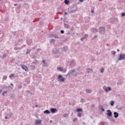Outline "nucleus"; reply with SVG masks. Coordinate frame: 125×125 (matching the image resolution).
Here are the masks:
<instances>
[{"label":"nucleus","instance_id":"obj_64","mask_svg":"<svg viewBox=\"0 0 125 125\" xmlns=\"http://www.w3.org/2000/svg\"><path fill=\"white\" fill-rule=\"evenodd\" d=\"M92 107H94V105H92Z\"/></svg>","mask_w":125,"mask_h":125},{"label":"nucleus","instance_id":"obj_39","mask_svg":"<svg viewBox=\"0 0 125 125\" xmlns=\"http://www.w3.org/2000/svg\"><path fill=\"white\" fill-rule=\"evenodd\" d=\"M8 20H9V19H8V17H6L5 18V20H4V21H8Z\"/></svg>","mask_w":125,"mask_h":125},{"label":"nucleus","instance_id":"obj_43","mask_svg":"<svg viewBox=\"0 0 125 125\" xmlns=\"http://www.w3.org/2000/svg\"><path fill=\"white\" fill-rule=\"evenodd\" d=\"M104 91H105V92H108V89H107L106 88H105L104 89Z\"/></svg>","mask_w":125,"mask_h":125},{"label":"nucleus","instance_id":"obj_5","mask_svg":"<svg viewBox=\"0 0 125 125\" xmlns=\"http://www.w3.org/2000/svg\"><path fill=\"white\" fill-rule=\"evenodd\" d=\"M106 112H107L106 115L108 116L107 117V119L109 120V119H110L109 117H112V116H113V113L111 112L110 110H107Z\"/></svg>","mask_w":125,"mask_h":125},{"label":"nucleus","instance_id":"obj_38","mask_svg":"<svg viewBox=\"0 0 125 125\" xmlns=\"http://www.w3.org/2000/svg\"><path fill=\"white\" fill-rule=\"evenodd\" d=\"M80 102H81V103H83V102H84V99H81Z\"/></svg>","mask_w":125,"mask_h":125},{"label":"nucleus","instance_id":"obj_32","mask_svg":"<svg viewBox=\"0 0 125 125\" xmlns=\"http://www.w3.org/2000/svg\"><path fill=\"white\" fill-rule=\"evenodd\" d=\"M14 76H15V74H11L10 75L9 78H12V77H14Z\"/></svg>","mask_w":125,"mask_h":125},{"label":"nucleus","instance_id":"obj_27","mask_svg":"<svg viewBox=\"0 0 125 125\" xmlns=\"http://www.w3.org/2000/svg\"><path fill=\"white\" fill-rule=\"evenodd\" d=\"M75 11H76V10H71L69 11V12H70V13H73L74 12H75Z\"/></svg>","mask_w":125,"mask_h":125},{"label":"nucleus","instance_id":"obj_1","mask_svg":"<svg viewBox=\"0 0 125 125\" xmlns=\"http://www.w3.org/2000/svg\"><path fill=\"white\" fill-rule=\"evenodd\" d=\"M70 76L77 77V73H76L75 70H69L68 73L65 75V77H70Z\"/></svg>","mask_w":125,"mask_h":125},{"label":"nucleus","instance_id":"obj_31","mask_svg":"<svg viewBox=\"0 0 125 125\" xmlns=\"http://www.w3.org/2000/svg\"><path fill=\"white\" fill-rule=\"evenodd\" d=\"M76 121H78V118H74L73 119V121H72V122H73V123H75V122H76Z\"/></svg>","mask_w":125,"mask_h":125},{"label":"nucleus","instance_id":"obj_34","mask_svg":"<svg viewBox=\"0 0 125 125\" xmlns=\"http://www.w3.org/2000/svg\"><path fill=\"white\" fill-rule=\"evenodd\" d=\"M111 53H112V54H113V55H116V51H112Z\"/></svg>","mask_w":125,"mask_h":125},{"label":"nucleus","instance_id":"obj_35","mask_svg":"<svg viewBox=\"0 0 125 125\" xmlns=\"http://www.w3.org/2000/svg\"><path fill=\"white\" fill-rule=\"evenodd\" d=\"M6 79H7V77L6 76H4V77H3V80L4 81H5V80H6Z\"/></svg>","mask_w":125,"mask_h":125},{"label":"nucleus","instance_id":"obj_12","mask_svg":"<svg viewBox=\"0 0 125 125\" xmlns=\"http://www.w3.org/2000/svg\"><path fill=\"white\" fill-rule=\"evenodd\" d=\"M64 28H66V29H68V28H70V26L68 24L64 23Z\"/></svg>","mask_w":125,"mask_h":125},{"label":"nucleus","instance_id":"obj_13","mask_svg":"<svg viewBox=\"0 0 125 125\" xmlns=\"http://www.w3.org/2000/svg\"><path fill=\"white\" fill-rule=\"evenodd\" d=\"M12 116H13V113H10L9 114H8L7 117L9 119H10V118H11V117H12Z\"/></svg>","mask_w":125,"mask_h":125},{"label":"nucleus","instance_id":"obj_42","mask_svg":"<svg viewBox=\"0 0 125 125\" xmlns=\"http://www.w3.org/2000/svg\"><path fill=\"white\" fill-rule=\"evenodd\" d=\"M88 37V35H87V34H85L84 35V37H83V38H84V39H85V38H87Z\"/></svg>","mask_w":125,"mask_h":125},{"label":"nucleus","instance_id":"obj_15","mask_svg":"<svg viewBox=\"0 0 125 125\" xmlns=\"http://www.w3.org/2000/svg\"><path fill=\"white\" fill-rule=\"evenodd\" d=\"M68 116H69L68 114L65 113L63 115L62 118H68Z\"/></svg>","mask_w":125,"mask_h":125},{"label":"nucleus","instance_id":"obj_33","mask_svg":"<svg viewBox=\"0 0 125 125\" xmlns=\"http://www.w3.org/2000/svg\"><path fill=\"white\" fill-rule=\"evenodd\" d=\"M104 68H101L100 70L101 73H104Z\"/></svg>","mask_w":125,"mask_h":125},{"label":"nucleus","instance_id":"obj_24","mask_svg":"<svg viewBox=\"0 0 125 125\" xmlns=\"http://www.w3.org/2000/svg\"><path fill=\"white\" fill-rule=\"evenodd\" d=\"M6 58V54H4L2 56V59H4L5 58Z\"/></svg>","mask_w":125,"mask_h":125},{"label":"nucleus","instance_id":"obj_21","mask_svg":"<svg viewBox=\"0 0 125 125\" xmlns=\"http://www.w3.org/2000/svg\"><path fill=\"white\" fill-rule=\"evenodd\" d=\"M114 104H115V102H114V101H111L110 102L111 106H114Z\"/></svg>","mask_w":125,"mask_h":125},{"label":"nucleus","instance_id":"obj_23","mask_svg":"<svg viewBox=\"0 0 125 125\" xmlns=\"http://www.w3.org/2000/svg\"><path fill=\"white\" fill-rule=\"evenodd\" d=\"M40 50H41L40 48L37 49L35 51V53H36V54H38V53L40 52Z\"/></svg>","mask_w":125,"mask_h":125},{"label":"nucleus","instance_id":"obj_48","mask_svg":"<svg viewBox=\"0 0 125 125\" xmlns=\"http://www.w3.org/2000/svg\"><path fill=\"white\" fill-rule=\"evenodd\" d=\"M26 43H27V44H28V45H30V44H31V42H28V41L26 42Z\"/></svg>","mask_w":125,"mask_h":125},{"label":"nucleus","instance_id":"obj_7","mask_svg":"<svg viewBox=\"0 0 125 125\" xmlns=\"http://www.w3.org/2000/svg\"><path fill=\"white\" fill-rule=\"evenodd\" d=\"M42 62L43 63L42 64V67H46L47 65H48V64H47V62H45V61L44 60H43Z\"/></svg>","mask_w":125,"mask_h":125},{"label":"nucleus","instance_id":"obj_17","mask_svg":"<svg viewBox=\"0 0 125 125\" xmlns=\"http://www.w3.org/2000/svg\"><path fill=\"white\" fill-rule=\"evenodd\" d=\"M42 123V120H37L36 122V124H41Z\"/></svg>","mask_w":125,"mask_h":125},{"label":"nucleus","instance_id":"obj_22","mask_svg":"<svg viewBox=\"0 0 125 125\" xmlns=\"http://www.w3.org/2000/svg\"><path fill=\"white\" fill-rule=\"evenodd\" d=\"M53 37L55 38V39H59V37L57 34H55Z\"/></svg>","mask_w":125,"mask_h":125},{"label":"nucleus","instance_id":"obj_9","mask_svg":"<svg viewBox=\"0 0 125 125\" xmlns=\"http://www.w3.org/2000/svg\"><path fill=\"white\" fill-rule=\"evenodd\" d=\"M50 111L53 114H54L57 111V109L52 108L50 109Z\"/></svg>","mask_w":125,"mask_h":125},{"label":"nucleus","instance_id":"obj_6","mask_svg":"<svg viewBox=\"0 0 125 125\" xmlns=\"http://www.w3.org/2000/svg\"><path fill=\"white\" fill-rule=\"evenodd\" d=\"M21 67L22 68V69H23V70H24V71H28V67H27V66L25 65H21Z\"/></svg>","mask_w":125,"mask_h":125},{"label":"nucleus","instance_id":"obj_59","mask_svg":"<svg viewBox=\"0 0 125 125\" xmlns=\"http://www.w3.org/2000/svg\"><path fill=\"white\" fill-rule=\"evenodd\" d=\"M73 62H74V61H72L71 62V64H72V63H73Z\"/></svg>","mask_w":125,"mask_h":125},{"label":"nucleus","instance_id":"obj_4","mask_svg":"<svg viewBox=\"0 0 125 125\" xmlns=\"http://www.w3.org/2000/svg\"><path fill=\"white\" fill-rule=\"evenodd\" d=\"M58 79L60 80V82L61 83H63V82H65V80H66V78L63 77L61 74L58 75Z\"/></svg>","mask_w":125,"mask_h":125},{"label":"nucleus","instance_id":"obj_51","mask_svg":"<svg viewBox=\"0 0 125 125\" xmlns=\"http://www.w3.org/2000/svg\"><path fill=\"white\" fill-rule=\"evenodd\" d=\"M32 58H33V59H36V58H37V57H36V56H33Z\"/></svg>","mask_w":125,"mask_h":125},{"label":"nucleus","instance_id":"obj_8","mask_svg":"<svg viewBox=\"0 0 125 125\" xmlns=\"http://www.w3.org/2000/svg\"><path fill=\"white\" fill-rule=\"evenodd\" d=\"M113 115L115 119H117V118H118L119 117V113L117 112H114L113 113Z\"/></svg>","mask_w":125,"mask_h":125},{"label":"nucleus","instance_id":"obj_49","mask_svg":"<svg viewBox=\"0 0 125 125\" xmlns=\"http://www.w3.org/2000/svg\"><path fill=\"white\" fill-rule=\"evenodd\" d=\"M107 89L109 91H110V90H111V87H108Z\"/></svg>","mask_w":125,"mask_h":125},{"label":"nucleus","instance_id":"obj_61","mask_svg":"<svg viewBox=\"0 0 125 125\" xmlns=\"http://www.w3.org/2000/svg\"><path fill=\"white\" fill-rule=\"evenodd\" d=\"M117 51H120V49H118L117 50Z\"/></svg>","mask_w":125,"mask_h":125},{"label":"nucleus","instance_id":"obj_25","mask_svg":"<svg viewBox=\"0 0 125 125\" xmlns=\"http://www.w3.org/2000/svg\"><path fill=\"white\" fill-rule=\"evenodd\" d=\"M77 116H78V117H79V118H81V117H82V113L79 112V113L77 114Z\"/></svg>","mask_w":125,"mask_h":125},{"label":"nucleus","instance_id":"obj_28","mask_svg":"<svg viewBox=\"0 0 125 125\" xmlns=\"http://www.w3.org/2000/svg\"><path fill=\"white\" fill-rule=\"evenodd\" d=\"M30 67H31V68L33 69H35V68H36V66L34 65H30Z\"/></svg>","mask_w":125,"mask_h":125},{"label":"nucleus","instance_id":"obj_11","mask_svg":"<svg viewBox=\"0 0 125 125\" xmlns=\"http://www.w3.org/2000/svg\"><path fill=\"white\" fill-rule=\"evenodd\" d=\"M43 113L47 114V115H49V114H50V111L47 109L43 111Z\"/></svg>","mask_w":125,"mask_h":125},{"label":"nucleus","instance_id":"obj_2","mask_svg":"<svg viewBox=\"0 0 125 125\" xmlns=\"http://www.w3.org/2000/svg\"><path fill=\"white\" fill-rule=\"evenodd\" d=\"M99 33L101 35L105 34V27L103 26H101L99 29Z\"/></svg>","mask_w":125,"mask_h":125},{"label":"nucleus","instance_id":"obj_54","mask_svg":"<svg viewBox=\"0 0 125 125\" xmlns=\"http://www.w3.org/2000/svg\"><path fill=\"white\" fill-rule=\"evenodd\" d=\"M5 119H9V118H8V116H5Z\"/></svg>","mask_w":125,"mask_h":125},{"label":"nucleus","instance_id":"obj_57","mask_svg":"<svg viewBox=\"0 0 125 125\" xmlns=\"http://www.w3.org/2000/svg\"><path fill=\"white\" fill-rule=\"evenodd\" d=\"M27 92H28V93H30L31 94H32V93L30 92V91H27Z\"/></svg>","mask_w":125,"mask_h":125},{"label":"nucleus","instance_id":"obj_37","mask_svg":"<svg viewBox=\"0 0 125 125\" xmlns=\"http://www.w3.org/2000/svg\"><path fill=\"white\" fill-rule=\"evenodd\" d=\"M116 108H117V109H118V110H119L120 111L123 110V108L121 107H118V106H117Z\"/></svg>","mask_w":125,"mask_h":125},{"label":"nucleus","instance_id":"obj_46","mask_svg":"<svg viewBox=\"0 0 125 125\" xmlns=\"http://www.w3.org/2000/svg\"><path fill=\"white\" fill-rule=\"evenodd\" d=\"M80 40H81V41L82 42H83V40H84V38L83 37V38H81Z\"/></svg>","mask_w":125,"mask_h":125},{"label":"nucleus","instance_id":"obj_47","mask_svg":"<svg viewBox=\"0 0 125 125\" xmlns=\"http://www.w3.org/2000/svg\"><path fill=\"white\" fill-rule=\"evenodd\" d=\"M91 13H93L94 12V9H91Z\"/></svg>","mask_w":125,"mask_h":125},{"label":"nucleus","instance_id":"obj_45","mask_svg":"<svg viewBox=\"0 0 125 125\" xmlns=\"http://www.w3.org/2000/svg\"><path fill=\"white\" fill-rule=\"evenodd\" d=\"M101 110H102V111H103V112H104L105 111V109L103 107H101Z\"/></svg>","mask_w":125,"mask_h":125},{"label":"nucleus","instance_id":"obj_53","mask_svg":"<svg viewBox=\"0 0 125 125\" xmlns=\"http://www.w3.org/2000/svg\"><path fill=\"white\" fill-rule=\"evenodd\" d=\"M67 14H68V13H67V12H64V16H65V15H67Z\"/></svg>","mask_w":125,"mask_h":125},{"label":"nucleus","instance_id":"obj_36","mask_svg":"<svg viewBox=\"0 0 125 125\" xmlns=\"http://www.w3.org/2000/svg\"><path fill=\"white\" fill-rule=\"evenodd\" d=\"M48 38H53V36H52V34H49L48 35Z\"/></svg>","mask_w":125,"mask_h":125},{"label":"nucleus","instance_id":"obj_14","mask_svg":"<svg viewBox=\"0 0 125 125\" xmlns=\"http://www.w3.org/2000/svg\"><path fill=\"white\" fill-rule=\"evenodd\" d=\"M76 111H77V113H80V112H83V109L77 108Z\"/></svg>","mask_w":125,"mask_h":125},{"label":"nucleus","instance_id":"obj_29","mask_svg":"<svg viewBox=\"0 0 125 125\" xmlns=\"http://www.w3.org/2000/svg\"><path fill=\"white\" fill-rule=\"evenodd\" d=\"M32 64H38V60H36L35 62H33Z\"/></svg>","mask_w":125,"mask_h":125},{"label":"nucleus","instance_id":"obj_26","mask_svg":"<svg viewBox=\"0 0 125 125\" xmlns=\"http://www.w3.org/2000/svg\"><path fill=\"white\" fill-rule=\"evenodd\" d=\"M6 93H7V91H5L3 92V93H2V96H4V94H6Z\"/></svg>","mask_w":125,"mask_h":125},{"label":"nucleus","instance_id":"obj_19","mask_svg":"<svg viewBox=\"0 0 125 125\" xmlns=\"http://www.w3.org/2000/svg\"><path fill=\"white\" fill-rule=\"evenodd\" d=\"M70 2V1L68 0H64V3L65 4H69V3Z\"/></svg>","mask_w":125,"mask_h":125},{"label":"nucleus","instance_id":"obj_63","mask_svg":"<svg viewBox=\"0 0 125 125\" xmlns=\"http://www.w3.org/2000/svg\"><path fill=\"white\" fill-rule=\"evenodd\" d=\"M117 84H120V83H117Z\"/></svg>","mask_w":125,"mask_h":125},{"label":"nucleus","instance_id":"obj_10","mask_svg":"<svg viewBox=\"0 0 125 125\" xmlns=\"http://www.w3.org/2000/svg\"><path fill=\"white\" fill-rule=\"evenodd\" d=\"M85 91H86V93H91L92 92V90H91L90 89H86L85 90Z\"/></svg>","mask_w":125,"mask_h":125},{"label":"nucleus","instance_id":"obj_60","mask_svg":"<svg viewBox=\"0 0 125 125\" xmlns=\"http://www.w3.org/2000/svg\"><path fill=\"white\" fill-rule=\"evenodd\" d=\"M11 85H12V86H13V83H11Z\"/></svg>","mask_w":125,"mask_h":125},{"label":"nucleus","instance_id":"obj_44","mask_svg":"<svg viewBox=\"0 0 125 125\" xmlns=\"http://www.w3.org/2000/svg\"><path fill=\"white\" fill-rule=\"evenodd\" d=\"M62 72L63 73H66V72H67V69H63Z\"/></svg>","mask_w":125,"mask_h":125},{"label":"nucleus","instance_id":"obj_16","mask_svg":"<svg viewBox=\"0 0 125 125\" xmlns=\"http://www.w3.org/2000/svg\"><path fill=\"white\" fill-rule=\"evenodd\" d=\"M87 70H87V73H88V74L89 73H92V72H93V71L92 70V69H88V68H87Z\"/></svg>","mask_w":125,"mask_h":125},{"label":"nucleus","instance_id":"obj_20","mask_svg":"<svg viewBox=\"0 0 125 125\" xmlns=\"http://www.w3.org/2000/svg\"><path fill=\"white\" fill-rule=\"evenodd\" d=\"M113 20L115 22H118L119 21V19L117 18H114Z\"/></svg>","mask_w":125,"mask_h":125},{"label":"nucleus","instance_id":"obj_56","mask_svg":"<svg viewBox=\"0 0 125 125\" xmlns=\"http://www.w3.org/2000/svg\"><path fill=\"white\" fill-rule=\"evenodd\" d=\"M1 92H2V90L0 89V93H1Z\"/></svg>","mask_w":125,"mask_h":125},{"label":"nucleus","instance_id":"obj_18","mask_svg":"<svg viewBox=\"0 0 125 125\" xmlns=\"http://www.w3.org/2000/svg\"><path fill=\"white\" fill-rule=\"evenodd\" d=\"M57 70H59V71H60V72H63V68L62 67L57 68Z\"/></svg>","mask_w":125,"mask_h":125},{"label":"nucleus","instance_id":"obj_3","mask_svg":"<svg viewBox=\"0 0 125 125\" xmlns=\"http://www.w3.org/2000/svg\"><path fill=\"white\" fill-rule=\"evenodd\" d=\"M125 54H123V53L120 54L119 58L118 59V61H121L122 60H125Z\"/></svg>","mask_w":125,"mask_h":125},{"label":"nucleus","instance_id":"obj_62","mask_svg":"<svg viewBox=\"0 0 125 125\" xmlns=\"http://www.w3.org/2000/svg\"><path fill=\"white\" fill-rule=\"evenodd\" d=\"M17 5V4H14V6H16Z\"/></svg>","mask_w":125,"mask_h":125},{"label":"nucleus","instance_id":"obj_58","mask_svg":"<svg viewBox=\"0 0 125 125\" xmlns=\"http://www.w3.org/2000/svg\"><path fill=\"white\" fill-rule=\"evenodd\" d=\"M29 53V52L27 51L26 53V55H27V54H28Z\"/></svg>","mask_w":125,"mask_h":125},{"label":"nucleus","instance_id":"obj_41","mask_svg":"<svg viewBox=\"0 0 125 125\" xmlns=\"http://www.w3.org/2000/svg\"><path fill=\"white\" fill-rule=\"evenodd\" d=\"M98 36L97 35H95L93 38V40H95V39H96V38H97Z\"/></svg>","mask_w":125,"mask_h":125},{"label":"nucleus","instance_id":"obj_40","mask_svg":"<svg viewBox=\"0 0 125 125\" xmlns=\"http://www.w3.org/2000/svg\"><path fill=\"white\" fill-rule=\"evenodd\" d=\"M121 15H122V17H125V13H122Z\"/></svg>","mask_w":125,"mask_h":125},{"label":"nucleus","instance_id":"obj_52","mask_svg":"<svg viewBox=\"0 0 125 125\" xmlns=\"http://www.w3.org/2000/svg\"><path fill=\"white\" fill-rule=\"evenodd\" d=\"M79 1L80 2H83V0H79Z\"/></svg>","mask_w":125,"mask_h":125},{"label":"nucleus","instance_id":"obj_30","mask_svg":"<svg viewBox=\"0 0 125 125\" xmlns=\"http://www.w3.org/2000/svg\"><path fill=\"white\" fill-rule=\"evenodd\" d=\"M50 42L51 43H52V42L54 43V42H55V41L54 40V39H52V40H50Z\"/></svg>","mask_w":125,"mask_h":125},{"label":"nucleus","instance_id":"obj_55","mask_svg":"<svg viewBox=\"0 0 125 125\" xmlns=\"http://www.w3.org/2000/svg\"><path fill=\"white\" fill-rule=\"evenodd\" d=\"M35 107H36V108H38V107H39V106L38 105V104H36V105H35Z\"/></svg>","mask_w":125,"mask_h":125},{"label":"nucleus","instance_id":"obj_50","mask_svg":"<svg viewBox=\"0 0 125 125\" xmlns=\"http://www.w3.org/2000/svg\"><path fill=\"white\" fill-rule=\"evenodd\" d=\"M61 34H64V30H61Z\"/></svg>","mask_w":125,"mask_h":125}]
</instances>
